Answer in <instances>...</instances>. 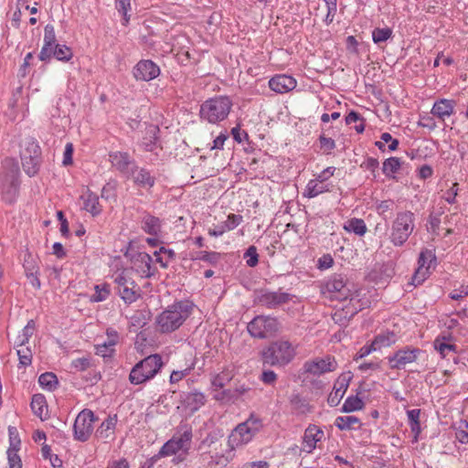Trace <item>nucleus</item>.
<instances>
[{"label":"nucleus","instance_id":"23","mask_svg":"<svg viewBox=\"0 0 468 468\" xmlns=\"http://www.w3.org/2000/svg\"><path fill=\"white\" fill-rule=\"evenodd\" d=\"M17 172V168L12 171L10 175L5 176V179L3 183L4 198L9 203L14 201L17 193L19 186Z\"/></svg>","mask_w":468,"mask_h":468},{"label":"nucleus","instance_id":"32","mask_svg":"<svg viewBox=\"0 0 468 468\" xmlns=\"http://www.w3.org/2000/svg\"><path fill=\"white\" fill-rule=\"evenodd\" d=\"M220 388H215L213 389V398L220 401L222 403H229L234 402L236 399H238V395L236 393L239 391V389H225L222 391H219Z\"/></svg>","mask_w":468,"mask_h":468},{"label":"nucleus","instance_id":"18","mask_svg":"<svg viewBox=\"0 0 468 468\" xmlns=\"http://www.w3.org/2000/svg\"><path fill=\"white\" fill-rule=\"evenodd\" d=\"M420 350L413 349H400L395 355L388 358L389 367L393 369L404 368L408 364L414 362L417 359V355Z\"/></svg>","mask_w":468,"mask_h":468},{"label":"nucleus","instance_id":"6","mask_svg":"<svg viewBox=\"0 0 468 468\" xmlns=\"http://www.w3.org/2000/svg\"><path fill=\"white\" fill-rule=\"evenodd\" d=\"M134 277V271L126 269L117 272L114 277L118 293L126 303L135 302L140 296V288L135 282Z\"/></svg>","mask_w":468,"mask_h":468},{"label":"nucleus","instance_id":"51","mask_svg":"<svg viewBox=\"0 0 468 468\" xmlns=\"http://www.w3.org/2000/svg\"><path fill=\"white\" fill-rule=\"evenodd\" d=\"M244 257L247 258V264L250 267H254L258 264V253L257 249L254 246H250L246 250Z\"/></svg>","mask_w":468,"mask_h":468},{"label":"nucleus","instance_id":"3","mask_svg":"<svg viewBox=\"0 0 468 468\" xmlns=\"http://www.w3.org/2000/svg\"><path fill=\"white\" fill-rule=\"evenodd\" d=\"M163 366L162 357L158 354L150 355L136 363L129 375L133 385H139L153 378Z\"/></svg>","mask_w":468,"mask_h":468},{"label":"nucleus","instance_id":"50","mask_svg":"<svg viewBox=\"0 0 468 468\" xmlns=\"http://www.w3.org/2000/svg\"><path fill=\"white\" fill-rule=\"evenodd\" d=\"M242 221V216L236 214H229L228 216L227 220L223 223V227L226 228V230L234 229L237 226H239Z\"/></svg>","mask_w":468,"mask_h":468},{"label":"nucleus","instance_id":"14","mask_svg":"<svg viewBox=\"0 0 468 468\" xmlns=\"http://www.w3.org/2000/svg\"><path fill=\"white\" fill-rule=\"evenodd\" d=\"M291 299V294L282 292H261L257 296L258 303L268 308L278 307L288 303Z\"/></svg>","mask_w":468,"mask_h":468},{"label":"nucleus","instance_id":"26","mask_svg":"<svg viewBox=\"0 0 468 468\" xmlns=\"http://www.w3.org/2000/svg\"><path fill=\"white\" fill-rule=\"evenodd\" d=\"M455 101L452 100L441 99L436 101L431 109V113L441 120L449 117L453 113Z\"/></svg>","mask_w":468,"mask_h":468},{"label":"nucleus","instance_id":"56","mask_svg":"<svg viewBox=\"0 0 468 468\" xmlns=\"http://www.w3.org/2000/svg\"><path fill=\"white\" fill-rule=\"evenodd\" d=\"M72 154H73V144L71 143H68L65 146V151L63 154V165H69L72 164Z\"/></svg>","mask_w":468,"mask_h":468},{"label":"nucleus","instance_id":"53","mask_svg":"<svg viewBox=\"0 0 468 468\" xmlns=\"http://www.w3.org/2000/svg\"><path fill=\"white\" fill-rule=\"evenodd\" d=\"M261 380L267 385H273L277 380V375L272 370H263Z\"/></svg>","mask_w":468,"mask_h":468},{"label":"nucleus","instance_id":"31","mask_svg":"<svg viewBox=\"0 0 468 468\" xmlns=\"http://www.w3.org/2000/svg\"><path fill=\"white\" fill-rule=\"evenodd\" d=\"M116 420L108 418L105 420L96 431V436L100 439H109L113 435Z\"/></svg>","mask_w":468,"mask_h":468},{"label":"nucleus","instance_id":"17","mask_svg":"<svg viewBox=\"0 0 468 468\" xmlns=\"http://www.w3.org/2000/svg\"><path fill=\"white\" fill-rule=\"evenodd\" d=\"M329 292L335 293L333 297L339 301L346 300L351 296V290L348 288L342 275H334L326 283Z\"/></svg>","mask_w":468,"mask_h":468},{"label":"nucleus","instance_id":"46","mask_svg":"<svg viewBox=\"0 0 468 468\" xmlns=\"http://www.w3.org/2000/svg\"><path fill=\"white\" fill-rule=\"evenodd\" d=\"M400 167V161L397 157L388 158L383 164V172L385 174L395 173Z\"/></svg>","mask_w":468,"mask_h":468},{"label":"nucleus","instance_id":"27","mask_svg":"<svg viewBox=\"0 0 468 468\" xmlns=\"http://www.w3.org/2000/svg\"><path fill=\"white\" fill-rule=\"evenodd\" d=\"M83 208L93 216H97L101 211V207L99 203V197L96 194L87 190L82 196Z\"/></svg>","mask_w":468,"mask_h":468},{"label":"nucleus","instance_id":"29","mask_svg":"<svg viewBox=\"0 0 468 468\" xmlns=\"http://www.w3.org/2000/svg\"><path fill=\"white\" fill-rule=\"evenodd\" d=\"M184 400L186 405L195 411L206 403V396L198 390H193L186 395Z\"/></svg>","mask_w":468,"mask_h":468},{"label":"nucleus","instance_id":"19","mask_svg":"<svg viewBox=\"0 0 468 468\" xmlns=\"http://www.w3.org/2000/svg\"><path fill=\"white\" fill-rule=\"evenodd\" d=\"M160 74L159 67L151 60L139 61L133 70L136 80L149 81Z\"/></svg>","mask_w":468,"mask_h":468},{"label":"nucleus","instance_id":"30","mask_svg":"<svg viewBox=\"0 0 468 468\" xmlns=\"http://www.w3.org/2000/svg\"><path fill=\"white\" fill-rule=\"evenodd\" d=\"M143 229L150 235H157L161 229L159 218L149 214L145 215L143 218Z\"/></svg>","mask_w":468,"mask_h":468},{"label":"nucleus","instance_id":"49","mask_svg":"<svg viewBox=\"0 0 468 468\" xmlns=\"http://www.w3.org/2000/svg\"><path fill=\"white\" fill-rule=\"evenodd\" d=\"M7 456L9 468H22L20 457L17 455V448H9Z\"/></svg>","mask_w":468,"mask_h":468},{"label":"nucleus","instance_id":"41","mask_svg":"<svg viewBox=\"0 0 468 468\" xmlns=\"http://www.w3.org/2000/svg\"><path fill=\"white\" fill-rule=\"evenodd\" d=\"M356 424H359V420L355 416L338 417L335 420V425L340 430L353 429Z\"/></svg>","mask_w":468,"mask_h":468},{"label":"nucleus","instance_id":"22","mask_svg":"<svg viewBox=\"0 0 468 468\" xmlns=\"http://www.w3.org/2000/svg\"><path fill=\"white\" fill-rule=\"evenodd\" d=\"M129 178L132 179L136 186L144 188H151L154 185V177L151 173L147 169L139 167L136 165L133 168Z\"/></svg>","mask_w":468,"mask_h":468},{"label":"nucleus","instance_id":"45","mask_svg":"<svg viewBox=\"0 0 468 468\" xmlns=\"http://www.w3.org/2000/svg\"><path fill=\"white\" fill-rule=\"evenodd\" d=\"M110 294V286L106 283L96 285L95 286V293L93 294L91 300L93 302H101L104 301L108 295Z\"/></svg>","mask_w":468,"mask_h":468},{"label":"nucleus","instance_id":"39","mask_svg":"<svg viewBox=\"0 0 468 468\" xmlns=\"http://www.w3.org/2000/svg\"><path fill=\"white\" fill-rule=\"evenodd\" d=\"M339 387L335 386L334 390L330 393L328 397V403L332 406H335L338 404L339 400L343 398L347 385L344 382H337Z\"/></svg>","mask_w":468,"mask_h":468},{"label":"nucleus","instance_id":"4","mask_svg":"<svg viewBox=\"0 0 468 468\" xmlns=\"http://www.w3.org/2000/svg\"><path fill=\"white\" fill-rule=\"evenodd\" d=\"M231 105L230 100L224 96L207 100L201 105V118L210 123L221 122L229 115Z\"/></svg>","mask_w":468,"mask_h":468},{"label":"nucleus","instance_id":"10","mask_svg":"<svg viewBox=\"0 0 468 468\" xmlns=\"http://www.w3.org/2000/svg\"><path fill=\"white\" fill-rule=\"evenodd\" d=\"M192 432L185 431L179 436H173L167 442L164 444L159 452L160 456H170L182 452L186 454L190 447Z\"/></svg>","mask_w":468,"mask_h":468},{"label":"nucleus","instance_id":"20","mask_svg":"<svg viewBox=\"0 0 468 468\" xmlns=\"http://www.w3.org/2000/svg\"><path fill=\"white\" fill-rule=\"evenodd\" d=\"M55 29L52 25H47L44 29V45L38 58L41 61H48L52 58V48L57 45Z\"/></svg>","mask_w":468,"mask_h":468},{"label":"nucleus","instance_id":"59","mask_svg":"<svg viewBox=\"0 0 468 468\" xmlns=\"http://www.w3.org/2000/svg\"><path fill=\"white\" fill-rule=\"evenodd\" d=\"M319 141L321 144V147L327 153H329L335 147V141L331 138L321 135Z\"/></svg>","mask_w":468,"mask_h":468},{"label":"nucleus","instance_id":"33","mask_svg":"<svg viewBox=\"0 0 468 468\" xmlns=\"http://www.w3.org/2000/svg\"><path fill=\"white\" fill-rule=\"evenodd\" d=\"M396 341V336L393 333H388L387 335H378L375 337L374 341L371 343L373 345V349L378 350L382 347H387L394 344Z\"/></svg>","mask_w":468,"mask_h":468},{"label":"nucleus","instance_id":"61","mask_svg":"<svg viewBox=\"0 0 468 468\" xmlns=\"http://www.w3.org/2000/svg\"><path fill=\"white\" fill-rule=\"evenodd\" d=\"M117 7L120 12L124 16L125 23L129 21L127 17V11L131 6V0H116Z\"/></svg>","mask_w":468,"mask_h":468},{"label":"nucleus","instance_id":"38","mask_svg":"<svg viewBox=\"0 0 468 468\" xmlns=\"http://www.w3.org/2000/svg\"><path fill=\"white\" fill-rule=\"evenodd\" d=\"M38 382L44 388H47L48 390H53L58 385V378L55 374L47 372L40 375Z\"/></svg>","mask_w":468,"mask_h":468},{"label":"nucleus","instance_id":"2","mask_svg":"<svg viewBox=\"0 0 468 468\" xmlns=\"http://www.w3.org/2000/svg\"><path fill=\"white\" fill-rule=\"evenodd\" d=\"M261 356L263 365L284 367L294 358L295 349L290 342L277 340L263 348Z\"/></svg>","mask_w":468,"mask_h":468},{"label":"nucleus","instance_id":"13","mask_svg":"<svg viewBox=\"0 0 468 468\" xmlns=\"http://www.w3.org/2000/svg\"><path fill=\"white\" fill-rule=\"evenodd\" d=\"M109 161L112 167L126 177H130V174L136 165L128 153L120 151L111 152L109 154Z\"/></svg>","mask_w":468,"mask_h":468},{"label":"nucleus","instance_id":"16","mask_svg":"<svg viewBox=\"0 0 468 468\" xmlns=\"http://www.w3.org/2000/svg\"><path fill=\"white\" fill-rule=\"evenodd\" d=\"M151 262L152 258L146 252L136 253L132 260L133 266L126 270H133L135 276L139 277H150L151 272Z\"/></svg>","mask_w":468,"mask_h":468},{"label":"nucleus","instance_id":"57","mask_svg":"<svg viewBox=\"0 0 468 468\" xmlns=\"http://www.w3.org/2000/svg\"><path fill=\"white\" fill-rule=\"evenodd\" d=\"M327 6L326 21L332 22L336 12V0H324Z\"/></svg>","mask_w":468,"mask_h":468},{"label":"nucleus","instance_id":"8","mask_svg":"<svg viewBox=\"0 0 468 468\" xmlns=\"http://www.w3.org/2000/svg\"><path fill=\"white\" fill-rule=\"evenodd\" d=\"M277 319L270 316H257L248 324V331L256 338H266L278 331Z\"/></svg>","mask_w":468,"mask_h":468},{"label":"nucleus","instance_id":"37","mask_svg":"<svg viewBox=\"0 0 468 468\" xmlns=\"http://www.w3.org/2000/svg\"><path fill=\"white\" fill-rule=\"evenodd\" d=\"M347 231H352L359 236H363L367 231V227L363 219L352 218L345 226Z\"/></svg>","mask_w":468,"mask_h":468},{"label":"nucleus","instance_id":"15","mask_svg":"<svg viewBox=\"0 0 468 468\" xmlns=\"http://www.w3.org/2000/svg\"><path fill=\"white\" fill-rule=\"evenodd\" d=\"M434 259L435 257L431 250H426L421 251L419 257V267L412 277V283L414 285L420 284L427 278L431 264Z\"/></svg>","mask_w":468,"mask_h":468},{"label":"nucleus","instance_id":"48","mask_svg":"<svg viewBox=\"0 0 468 468\" xmlns=\"http://www.w3.org/2000/svg\"><path fill=\"white\" fill-rule=\"evenodd\" d=\"M409 420L410 421L411 431L418 433L420 431V410H411L407 412Z\"/></svg>","mask_w":468,"mask_h":468},{"label":"nucleus","instance_id":"62","mask_svg":"<svg viewBox=\"0 0 468 468\" xmlns=\"http://www.w3.org/2000/svg\"><path fill=\"white\" fill-rule=\"evenodd\" d=\"M334 263V260L331 255L326 254L321 257L318 261V267L322 270L330 268Z\"/></svg>","mask_w":468,"mask_h":468},{"label":"nucleus","instance_id":"7","mask_svg":"<svg viewBox=\"0 0 468 468\" xmlns=\"http://www.w3.org/2000/svg\"><path fill=\"white\" fill-rule=\"evenodd\" d=\"M261 424L258 419L250 418L239 424L229 437V445L231 448L248 443L260 431Z\"/></svg>","mask_w":468,"mask_h":468},{"label":"nucleus","instance_id":"42","mask_svg":"<svg viewBox=\"0 0 468 468\" xmlns=\"http://www.w3.org/2000/svg\"><path fill=\"white\" fill-rule=\"evenodd\" d=\"M364 407V402L361 399L358 397H350L348 398L344 405H343V410L345 412H351L357 410H361Z\"/></svg>","mask_w":468,"mask_h":468},{"label":"nucleus","instance_id":"24","mask_svg":"<svg viewBox=\"0 0 468 468\" xmlns=\"http://www.w3.org/2000/svg\"><path fill=\"white\" fill-rule=\"evenodd\" d=\"M324 435L323 431L314 425L309 426L304 432L303 450L306 452H311L316 446V443L321 441Z\"/></svg>","mask_w":468,"mask_h":468},{"label":"nucleus","instance_id":"40","mask_svg":"<svg viewBox=\"0 0 468 468\" xmlns=\"http://www.w3.org/2000/svg\"><path fill=\"white\" fill-rule=\"evenodd\" d=\"M455 437L461 443L468 442V422L460 420L455 423Z\"/></svg>","mask_w":468,"mask_h":468},{"label":"nucleus","instance_id":"9","mask_svg":"<svg viewBox=\"0 0 468 468\" xmlns=\"http://www.w3.org/2000/svg\"><path fill=\"white\" fill-rule=\"evenodd\" d=\"M40 155V147L33 141L28 142L26 148L21 152L22 166L29 176H33L37 173Z\"/></svg>","mask_w":468,"mask_h":468},{"label":"nucleus","instance_id":"54","mask_svg":"<svg viewBox=\"0 0 468 468\" xmlns=\"http://www.w3.org/2000/svg\"><path fill=\"white\" fill-rule=\"evenodd\" d=\"M294 409L299 410L302 413L309 411L308 405L299 396H294L291 400Z\"/></svg>","mask_w":468,"mask_h":468},{"label":"nucleus","instance_id":"12","mask_svg":"<svg viewBox=\"0 0 468 468\" xmlns=\"http://www.w3.org/2000/svg\"><path fill=\"white\" fill-rule=\"evenodd\" d=\"M337 363L332 356L309 360L303 365L304 372L314 376H320L327 372L335 371Z\"/></svg>","mask_w":468,"mask_h":468},{"label":"nucleus","instance_id":"44","mask_svg":"<svg viewBox=\"0 0 468 468\" xmlns=\"http://www.w3.org/2000/svg\"><path fill=\"white\" fill-rule=\"evenodd\" d=\"M392 34V30L388 27L376 28L372 33L373 41L375 43H381L388 40Z\"/></svg>","mask_w":468,"mask_h":468},{"label":"nucleus","instance_id":"28","mask_svg":"<svg viewBox=\"0 0 468 468\" xmlns=\"http://www.w3.org/2000/svg\"><path fill=\"white\" fill-rule=\"evenodd\" d=\"M31 409L36 416L45 420L48 416V406L45 397L41 394L34 395L31 401Z\"/></svg>","mask_w":468,"mask_h":468},{"label":"nucleus","instance_id":"60","mask_svg":"<svg viewBox=\"0 0 468 468\" xmlns=\"http://www.w3.org/2000/svg\"><path fill=\"white\" fill-rule=\"evenodd\" d=\"M467 295H468V285H466V286L462 285L459 289H455L450 293V297L452 300H460L463 297L467 296Z\"/></svg>","mask_w":468,"mask_h":468},{"label":"nucleus","instance_id":"5","mask_svg":"<svg viewBox=\"0 0 468 468\" xmlns=\"http://www.w3.org/2000/svg\"><path fill=\"white\" fill-rule=\"evenodd\" d=\"M414 229V214L410 211L397 214L391 227L390 241L395 246H402Z\"/></svg>","mask_w":468,"mask_h":468},{"label":"nucleus","instance_id":"43","mask_svg":"<svg viewBox=\"0 0 468 468\" xmlns=\"http://www.w3.org/2000/svg\"><path fill=\"white\" fill-rule=\"evenodd\" d=\"M35 332V321L34 320H29L27 324V325L24 327L23 329V334L21 336H19V346H25L29 338L33 335Z\"/></svg>","mask_w":468,"mask_h":468},{"label":"nucleus","instance_id":"64","mask_svg":"<svg viewBox=\"0 0 468 468\" xmlns=\"http://www.w3.org/2000/svg\"><path fill=\"white\" fill-rule=\"evenodd\" d=\"M334 172L335 167H327L317 176L315 180L319 181L320 183H324L334 175Z\"/></svg>","mask_w":468,"mask_h":468},{"label":"nucleus","instance_id":"34","mask_svg":"<svg viewBox=\"0 0 468 468\" xmlns=\"http://www.w3.org/2000/svg\"><path fill=\"white\" fill-rule=\"evenodd\" d=\"M328 190L327 186L324 185V183H320L317 180H310L306 186V196L308 197H314Z\"/></svg>","mask_w":468,"mask_h":468},{"label":"nucleus","instance_id":"21","mask_svg":"<svg viewBox=\"0 0 468 468\" xmlns=\"http://www.w3.org/2000/svg\"><path fill=\"white\" fill-rule=\"evenodd\" d=\"M271 90L278 93H285L296 87V80L288 75H277L269 81Z\"/></svg>","mask_w":468,"mask_h":468},{"label":"nucleus","instance_id":"36","mask_svg":"<svg viewBox=\"0 0 468 468\" xmlns=\"http://www.w3.org/2000/svg\"><path fill=\"white\" fill-rule=\"evenodd\" d=\"M233 378L231 371L223 370L218 375H216L212 379V388H224Z\"/></svg>","mask_w":468,"mask_h":468},{"label":"nucleus","instance_id":"52","mask_svg":"<svg viewBox=\"0 0 468 468\" xmlns=\"http://www.w3.org/2000/svg\"><path fill=\"white\" fill-rule=\"evenodd\" d=\"M96 354L101 356L102 357H111L114 352L113 346H109L108 342H104L103 344H99L95 346Z\"/></svg>","mask_w":468,"mask_h":468},{"label":"nucleus","instance_id":"63","mask_svg":"<svg viewBox=\"0 0 468 468\" xmlns=\"http://www.w3.org/2000/svg\"><path fill=\"white\" fill-rule=\"evenodd\" d=\"M72 366L79 370H85L90 367V359L87 357L75 359L72 361Z\"/></svg>","mask_w":468,"mask_h":468},{"label":"nucleus","instance_id":"25","mask_svg":"<svg viewBox=\"0 0 468 468\" xmlns=\"http://www.w3.org/2000/svg\"><path fill=\"white\" fill-rule=\"evenodd\" d=\"M433 346L435 350L438 351L443 358L447 357L450 354L456 353V346L451 335L438 336L434 340Z\"/></svg>","mask_w":468,"mask_h":468},{"label":"nucleus","instance_id":"55","mask_svg":"<svg viewBox=\"0 0 468 468\" xmlns=\"http://www.w3.org/2000/svg\"><path fill=\"white\" fill-rule=\"evenodd\" d=\"M210 458H211V461L209 462V463L214 464L216 466L224 467L229 462V458L228 456H225L224 454H221V455L216 454L215 456L211 455Z\"/></svg>","mask_w":468,"mask_h":468},{"label":"nucleus","instance_id":"1","mask_svg":"<svg viewBox=\"0 0 468 468\" xmlns=\"http://www.w3.org/2000/svg\"><path fill=\"white\" fill-rule=\"evenodd\" d=\"M193 304L189 302H179L161 313L156 318L158 330L170 333L179 328L191 314Z\"/></svg>","mask_w":468,"mask_h":468},{"label":"nucleus","instance_id":"35","mask_svg":"<svg viewBox=\"0 0 468 468\" xmlns=\"http://www.w3.org/2000/svg\"><path fill=\"white\" fill-rule=\"evenodd\" d=\"M52 56L61 61H69L73 57V53L66 45L57 44L52 48Z\"/></svg>","mask_w":468,"mask_h":468},{"label":"nucleus","instance_id":"11","mask_svg":"<svg viewBox=\"0 0 468 468\" xmlns=\"http://www.w3.org/2000/svg\"><path fill=\"white\" fill-rule=\"evenodd\" d=\"M94 414L91 410H84L79 413L74 422L75 439L86 441L93 431Z\"/></svg>","mask_w":468,"mask_h":468},{"label":"nucleus","instance_id":"47","mask_svg":"<svg viewBox=\"0 0 468 468\" xmlns=\"http://www.w3.org/2000/svg\"><path fill=\"white\" fill-rule=\"evenodd\" d=\"M17 349V356L19 357V362L23 366H28L32 361V352L28 347L19 346Z\"/></svg>","mask_w":468,"mask_h":468},{"label":"nucleus","instance_id":"58","mask_svg":"<svg viewBox=\"0 0 468 468\" xmlns=\"http://www.w3.org/2000/svg\"><path fill=\"white\" fill-rule=\"evenodd\" d=\"M458 195V183H454L452 186L444 194V199L452 204L455 202V197Z\"/></svg>","mask_w":468,"mask_h":468}]
</instances>
